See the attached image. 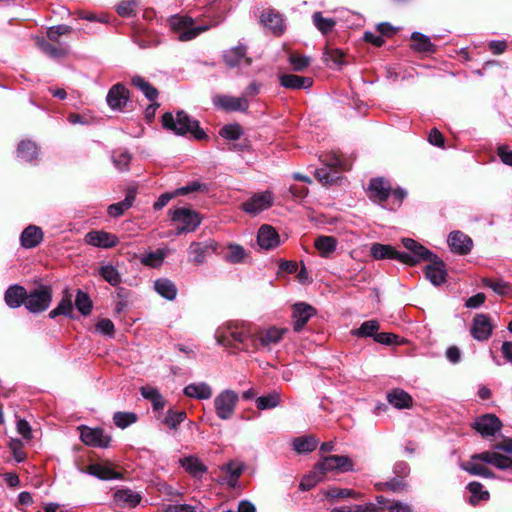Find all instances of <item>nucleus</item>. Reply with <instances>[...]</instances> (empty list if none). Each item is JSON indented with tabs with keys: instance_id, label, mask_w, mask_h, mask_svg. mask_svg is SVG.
Returning <instances> with one entry per match:
<instances>
[{
	"instance_id": "obj_1",
	"label": "nucleus",
	"mask_w": 512,
	"mask_h": 512,
	"mask_svg": "<svg viewBox=\"0 0 512 512\" xmlns=\"http://www.w3.org/2000/svg\"><path fill=\"white\" fill-rule=\"evenodd\" d=\"M480 460L497 469H512V439L504 440L503 443L493 447L490 451H485L472 456L471 461L467 462L462 468L472 475L490 478L493 473L483 464L477 463Z\"/></svg>"
},
{
	"instance_id": "obj_2",
	"label": "nucleus",
	"mask_w": 512,
	"mask_h": 512,
	"mask_svg": "<svg viewBox=\"0 0 512 512\" xmlns=\"http://www.w3.org/2000/svg\"><path fill=\"white\" fill-rule=\"evenodd\" d=\"M253 338L254 335L249 324L244 322L222 325L215 332V339L218 345L243 351L252 349Z\"/></svg>"
},
{
	"instance_id": "obj_3",
	"label": "nucleus",
	"mask_w": 512,
	"mask_h": 512,
	"mask_svg": "<svg viewBox=\"0 0 512 512\" xmlns=\"http://www.w3.org/2000/svg\"><path fill=\"white\" fill-rule=\"evenodd\" d=\"M324 167L315 170V177L323 185H332L339 179V171H347L352 167L353 159L337 151L322 153L319 156Z\"/></svg>"
},
{
	"instance_id": "obj_4",
	"label": "nucleus",
	"mask_w": 512,
	"mask_h": 512,
	"mask_svg": "<svg viewBox=\"0 0 512 512\" xmlns=\"http://www.w3.org/2000/svg\"><path fill=\"white\" fill-rule=\"evenodd\" d=\"M171 30L178 34L180 41H189L197 37L201 32L206 31V26H195L189 16H172L169 19Z\"/></svg>"
},
{
	"instance_id": "obj_5",
	"label": "nucleus",
	"mask_w": 512,
	"mask_h": 512,
	"mask_svg": "<svg viewBox=\"0 0 512 512\" xmlns=\"http://www.w3.org/2000/svg\"><path fill=\"white\" fill-rule=\"evenodd\" d=\"M354 470V463L348 456L331 455L323 457L314 467V473L324 477L328 472H350Z\"/></svg>"
},
{
	"instance_id": "obj_6",
	"label": "nucleus",
	"mask_w": 512,
	"mask_h": 512,
	"mask_svg": "<svg viewBox=\"0 0 512 512\" xmlns=\"http://www.w3.org/2000/svg\"><path fill=\"white\" fill-rule=\"evenodd\" d=\"M238 401V393L231 389H225L217 394L214 398V408L217 417L221 420L232 418Z\"/></svg>"
},
{
	"instance_id": "obj_7",
	"label": "nucleus",
	"mask_w": 512,
	"mask_h": 512,
	"mask_svg": "<svg viewBox=\"0 0 512 512\" xmlns=\"http://www.w3.org/2000/svg\"><path fill=\"white\" fill-rule=\"evenodd\" d=\"M52 301V291L48 286H40L26 293L25 307L31 313L45 311Z\"/></svg>"
},
{
	"instance_id": "obj_8",
	"label": "nucleus",
	"mask_w": 512,
	"mask_h": 512,
	"mask_svg": "<svg viewBox=\"0 0 512 512\" xmlns=\"http://www.w3.org/2000/svg\"><path fill=\"white\" fill-rule=\"evenodd\" d=\"M403 246L409 250L410 253L401 252L400 262L415 265L423 260H433V253L425 248L423 245L411 238L402 239Z\"/></svg>"
},
{
	"instance_id": "obj_9",
	"label": "nucleus",
	"mask_w": 512,
	"mask_h": 512,
	"mask_svg": "<svg viewBox=\"0 0 512 512\" xmlns=\"http://www.w3.org/2000/svg\"><path fill=\"white\" fill-rule=\"evenodd\" d=\"M288 332L285 327L272 326L262 329L258 332L257 336L253 338L252 349L258 350L260 348L270 350L272 346L279 344L284 335Z\"/></svg>"
},
{
	"instance_id": "obj_10",
	"label": "nucleus",
	"mask_w": 512,
	"mask_h": 512,
	"mask_svg": "<svg viewBox=\"0 0 512 512\" xmlns=\"http://www.w3.org/2000/svg\"><path fill=\"white\" fill-rule=\"evenodd\" d=\"M172 221L178 222L177 235L184 232H192L201 224L199 213L188 208H178L171 211Z\"/></svg>"
},
{
	"instance_id": "obj_11",
	"label": "nucleus",
	"mask_w": 512,
	"mask_h": 512,
	"mask_svg": "<svg viewBox=\"0 0 512 512\" xmlns=\"http://www.w3.org/2000/svg\"><path fill=\"white\" fill-rule=\"evenodd\" d=\"M274 203V194L269 191H263L253 194L247 201L241 204L244 212L250 215H257L269 209Z\"/></svg>"
},
{
	"instance_id": "obj_12",
	"label": "nucleus",
	"mask_w": 512,
	"mask_h": 512,
	"mask_svg": "<svg viewBox=\"0 0 512 512\" xmlns=\"http://www.w3.org/2000/svg\"><path fill=\"white\" fill-rule=\"evenodd\" d=\"M259 20L274 36H281L286 30L283 15L274 8L264 9Z\"/></svg>"
},
{
	"instance_id": "obj_13",
	"label": "nucleus",
	"mask_w": 512,
	"mask_h": 512,
	"mask_svg": "<svg viewBox=\"0 0 512 512\" xmlns=\"http://www.w3.org/2000/svg\"><path fill=\"white\" fill-rule=\"evenodd\" d=\"M80 438L88 446L97 448H108L111 436L101 428L80 427Z\"/></svg>"
},
{
	"instance_id": "obj_14",
	"label": "nucleus",
	"mask_w": 512,
	"mask_h": 512,
	"mask_svg": "<svg viewBox=\"0 0 512 512\" xmlns=\"http://www.w3.org/2000/svg\"><path fill=\"white\" fill-rule=\"evenodd\" d=\"M162 128H201L200 122L192 118L186 111L178 110L176 119L171 112H166L161 117Z\"/></svg>"
},
{
	"instance_id": "obj_15",
	"label": "nucleus",
	"mask_w": 512,
	"mask_h": 512,
	"mask_svg": "<svg viewBox=\"0 0 512 512\" xmlns=\"http://www.w3.org/2000/svg\"><path fill=\"white\" fill-rule=\"evenodd\" d=\"M106 102L112 110L123 111L130 102V92L123 83H116L109 89Z\"/></svg>"
},
{
	"instance_id": "obj_16",
	"label": "nucleus",
	"mask_w": 512,
	"mask_h": 512,
	"mask_svg": "<svg viewBox=\"0 0 512 512\" xmlns=\"http://www.w3.org/2000/svg\"><path fill=\"white\" fill-rule=\"evenodd\" d=\"M84 240L86 244L101 249L113 248L119 243L115 234L104 230H92L85 235Z\"/></svg>"
},
{
	"instance_id": "obj_17",
	"label": "nucleus",
	"mask_w": 512,
	"mask_h": 512,
	"mask_svg": "<svg viewBox=\"0 0 512 512\" xmlns=\"http://www.w3.org/2000/svg\"><path fill=\"white\" fill-rule=\"evenodd\" d=\"M367 191L372 201L382 203L386 201L391 194V184L383 177L372 178Z\"/></svg>"
},
{
	"instance_id": "obj_18",
	"label": "nucleus",
	"mask_w": 512,
	"mask_h": 512,
	"mask_svg": "<svg viewBox=\"0 0 512 512\" xmlns=\"http://www.w3.org/2000/svg\"><path fill=\"white\" fill-rule=\"evenodd\" d=\"M217 249V244L212 241L192 242L188 248L189 261L196 265H202L206 262V256Z\"/></svg>"
},
{
	"instance_id": "obj_19",
	"label": "nucleus",
	"mask_w": 512,
	"mask_h": 512,
	"mask_svg": "<svg viewBox=\"0 0 512 512\" xmlns=\"http://www.w3.org/2000/svg\"><path fill=\"white\" fill-rule=\"evenodd\" d=\"M213 103L226 112L245 111L249 107L246 97H234L229 95H217L214 97Z\"/></svg>"
},
{
	"instance_id": "obj_20",
	"label": "nucleus",
	"mask_w": 512,
	"mask_h": 512,
	"mask_svg": "<svg viewBox=\"0 0 512 512\" xmlns=\"http://www.w3.org/2000/svg\"><path fill=\"white\" fill-rule=\"evenodd\" d=\"M316 314V309L304 302L296 303L293 306L292 317L294 320V331L300 332L312 316Z\"/></svg>"
},
{
	"instance_id": "obj_21",
	"label": "nucleus",
	"mask_w": 512,
	"mask_h": 512,
	"mask_svg": "<svg viewBox=\"0 0 512 512\" xmlns=\"http://www.w3.org/2000/svg\"><path fill=\"white\" fill-rule=\"evenodd\" d=\"M474 429L484 437L494 436L501 428L500 420L492 414L482 415L473 425Z\"/></svg>"
},
{
	"instance_id": "obj_22",
	"label": "nucleus",
	"mask_w": 512,
	"mask_h": 512,
	"mask_svg": "<svg viewBox=\"0 0 512 512\" xmlns=\"http://www.w3.org/2000/svg\"><path fill=\"white\" fill-rule=\"evenodd\" d=\"M447 242L451 251L460 255L468 254L473 246L471 238L461 231L451 232Z\"/></svg>"
},
{
	"instance_id": "obj_23",
	"label": "nucleus",
	"mask_w": 512,
	"mask_h": 512,
	"mask_svg": "<svg viewBox=\"0 0 512 512\" xmlns=\"http://www.w3.org/2000/svg\"><path fill=\"white\" fill-rule=\"evenodd\" d=\"M492 333L490 318L485 314H478L473 319L471 334L478 341L487 340Z\"/></svg>"
},
{
	"instance_id": "obj_24",
	"label": "nucleus",
	"mask_w": 512,
	"mask_h": 512,
	"mask_svg": "<svg viewBox=\"0 0 512 512\" xmlns=\"http://www.w3.org/2000/svg\"><path fill=\"white\" fill-rule=\"evenodd\" d=\"M247 47L245 45H238L232 49L224 52L223 58L227 66L230 68L237 67L242 61L245 62L246 66H250L252 59L246 56Z\"/></svg>"
},
{
	"instance_id": "obj_25",
	"label": "nucleus",
	"mask_w": 512,
	"mask_h": 512,
	"mask_svg": "<svg viewBox=\"0 0 512 512\" xmlns=\"http://www.w3.org/2000/svg\"><path fill=\"white\" fill-rule=\"evenodd\" d=\"M220 136L227 142L228 149L243 151L249 142L243 137V130H220Z\"/></svg>"
},
{
	"instance_id": "obj_26",
	"label": "nucleus",
	"mask_w": 512,
	"mask_h": 512,
	"mask_svg": "<svg viewBox=\"0 0 512 512\" xmlns=\"http://www.w3.org/2000/svg\"><path fill=\"white\" fill-rule=\"evenodd\" d=\"M257 241L261 248L269 250L279 245V235L270 225H262L259 228Z\"/></svg>"
},
{
	"instance_id": "obj_27",
	"label": "nucleus",
	"mask_w": 512,
	"mask_h": 512,
	"mask_svg": "<svg viewBox=\"0 0 512 512\" xmlns=\"http://www.w3.org/2000/svg\"><path fill=\"white\" fill-rule=\"evenodd\" d=\"M411 42L410 48L417 53L430 55L437 51V46L431 42L430 38L420 32L411 34Z\"/></svg>"
},
{
	"instance_id": "obj_28",
	"label": "nucleus",
	"mask_w": 512,
	"mask_h": 512,
	"mask_svg": "<svg viewBox=\"0 0 512 512\" xmlns=\"http://www.w3.org/2000/svg\"><path fill=\"white\" fill-rule=\"evenodd\" d=\"M43 232L40 227L35 225L27 226L20 235L21 246L31 249L38 246L43 240Z\"/></svg>"
},
{
	"instance_id": "obj_29",
	"label": "nucleus",
	"mask_w": 512,
	"mask_h": 512,
	"mask_svg": "<svg viewBox=\"0 0 512 512\" xmlns=\"http://www.w3.org/2000/svg\"><path fill=\"white\" fill-rule=\"evenodd\" d=\"M183 393L189 398L208 400L213 395L212 387L206 382L191 383L184 387Z\"/></svg>"
},
{
	"instance_id": "obj_30",
	"label": "nucleus",
	"mask_w": 512,
	"mask_h": 512,
	"mask_svg": "<svg viewBox=\"0 0 512 512\" xmlns=\"http://www.w3.org/2000/svg\"><path fill=\"white\" fill-rule=\"evenodd\" d=\"M279 82L281 86L292 90L307 89L313 84L312 78L295 74H281Z\"/></svg>"
},
{
	"instance_id": "obj_31",
	"label": "nucleus",
	"mask_w": 512,
	"mask_h": 512,
	"mask_svg": "<svg viewBox=\"0 0 512 512\" xmlns=\"http://www.w3.org/2000/svg\"><path fill=\"white\" fill-rule=\"evenodd\" d=\"M426 278L435 286H439L446 280V269L443 261L434 260L425 268Z\"/></svg>"
},
{
	"instance_id": "obj_32",
	"label": "nucleus",
	"mask_w": 512,
	"mask_h": 512,
	"mask_svg": "<svg viewBox=\"0 0 512 512\" xmlns=\"http://www.w3.org/2000/svg\"><path fill=\"white\" fill-rule=\"evenodd\" d=\"M169 254L170 250L168 248H158L155 251H147L143 253L139 260L140 263L144 266L150 268H159Z\"/></svg>"
},
{
	"instance_id": "obj_33",
	"label": "nucleus",
	"mask_w": 512,
	"mask_h": 512,
	"mask_svg": "<svg viewBox=\"0 0 512 512\" xmlns=\"http://www.w3.org/2000/svg\"><path fill=\"white\" fill-rule=\"evenodd\" d=\"M26 289L18 284L11 285L5 292L4 300L8 307L18 308L25 305Z\"/></svg>"
},
{
	"instance_id": "obj_34",
	"label": "nucleus",
	"mask_w": 512,
	"mask_h": 512,
	"mask_svg": "<svg viewBox=\"0 0 512 512\" xmlns=\"http://www.w3.org/2000/svg\"><path fill=\"white\" fill-rule=\"evenodd\" d=\"M371 256L376 260L382 259H395L400 261L401 252L397 251L391 245H385L380 243L372 244L370 248Z\"/></svg>"
},
{
	"instance_id": "obj_35",
	"label": "nucleus",
	"mask_w": 512,
	"mask_h": 512,
	"mask_svg": "<svg viewBox=\"0 0 512 512\" xmlns=\"http://www.w3.org/2000/svg\"><path fill=\"white\" fill-rule=\"evenodd\" d=\"M338 240L333 236L320 235L314 241L315 248L323 258L330 257L336 250Z\"/></svg>"
},
{
	"instance_id": "obj_36",
	"label": "nucleus",
	"mask_w": 512,
	"mask_h": 512,
	"mask_svg": "<svg viewBox=\"0 0 512 512\" xmlns=\"http://www.w3.org/2000/svg\"><path fill=\"white\" fill-rule=\"evenodd\" d=\"M179 464L193 477L200 478L207 471V467L195 456H186L179 459Z\"/></svg>"
},
{
	"instance_id": "obj_37",
	"label": "nucleus",
	"mask_w": 512,
	"mask_h": 512,
	"mask_svg": "<svg viewBox=\"0 0 512 512\" xmlns=\"http://www.w3.org/2000/svg\"><path fill=\"white\" fill-rule=\"evenodd\" d=\"M155 291L163 298L172 301L177 296V287L173 281L168 278H159L154 281Z\"/></svg>"
},
{
	"instance_id": "obj_38",
	"label": "nucleus",
	"mask_w": 512,
	"mask_h": 512,
	"mask_svg": "<svg viewBox=\"0 0 512 512\" xmlns=\"http://www.w3.org/2000/svg\"><path fill=\"white\" fill-rule=\"evenodd\" d=\"M114 500L121 506L135 507L141 501V495L131 489H120L114 493Z\"/></svg>"
},
{
	"instance_id": "obj_39",
	"label": "nucleus",
	"mask_w": 512,
	"mask_h": 512,
	"mask_svg": "<svg viewBox=\"0 0 512 512\" xmlns=\"http://www.w3.org/2000/svg\"><path fill=\"white\" fill-rule=\"evenodd\" d=\"M135 201V191L133 189L129 190L125 196V198L118 202L108 206L107 212L111 217H119L123 215V213L132 207Z\"/></svg>"
},
{
	"instance_id": "obj_40",
	"label": "nucleus",
	"mask_w": 512,
	"mask_h": 512,
	"mask_svg": "<svg viewBox=\"0 0 512 512\" xmlns=\"http://www.w3.org/2000/svg\"><path fill=\"white\" fill-rule=\"evenodd\" d=\"M388 402L397 409L409 408L412 405L411 396L402 389H394L387 395Z\"/></svg>"
},
{
	"instance_id": "obj_41",
	"label": "nucleus",
	"mask_w": 512,
	"mask_h": 512,
	"mask_svg": "<svg viewBox=\"0 0 512 512\" xmlns=\"http://www.w3.org/2000/svg\"><path fill=\"white\" fill-rule=\"evenodd\" d=\"M131 84L137 89L141 90L149 101L154 102L157 100L159 95L158 89L146 81L143 77L135 75L131 79Z\"/></svg>"
},
{
	"instance_id": "obj_42",
	"label": "nucleus",
	"mask_w": 512,
	"mask_h": 512,
	"mask_svg": "<svg viewBox=\"0 0 512 512\" xmlns=\"http://www.w3.org/2000/svg\"><path fill=\"white\" fill-rule=\"evenodd\" d=\"M37 45L40 50L53 59H62L68 55V49L62 46L54 45L44 38L38 39Z\"/></svg>"
},
{
	"instance_id": "obj_43",
	"label": "nucleus",
	"mask_w": 512,
	"mask_h": 512,
	"mask_svg": "<svg viewBox=\"0 0 512 512\" xmlns=\"http://www.w3.org/2000/svg\"><path fill=\"white\" fill-rule=\"evenodd\" d=\"M317 445L318 440L312 435L297 437L292 441L293 449L299 454L312 452Z\"/></svg>"
},
{
	"instance_id": "obj_44",
	"label": "nucleus",
	"mask_w": 512,
	"mask_h": 512,
	"mask_svg": "<svg viewBox=\"0 0 512 512\" xmlns=\"http://www.w3.org/2000/svg\"><path fill=\"white\" fill-rule=\"evenodd\" d=\"M17 156L26 162H32L38 156V147L29 140L21 141L17 148Z\"/></svg>"
},
{
	"instance_id": "obj_45",
	"label": "nucleus",
	"mask_w": 512,
	"mask_h": 512,
	"mask_svg": "<svg viewBox=\"0 0 512 512\" xmlns=\"http://www.w3.org/2000/svg\"><path fill=\"white\" fill-rule=\"evenodd\" d=\"M377 502L383 505L384 510L388 512H413L412 506L403 501L389 500L384 496H377Z\"/></svg>"
},
{
	"instance_id": "obj_46",
	"label": "nucleus",
	"mask_w": 512,
	"mask_h": 512,
	"mask_svg": "<svg viewBox=\"0 0 512 512\" xmlns=\"http://www.w3.org/2000/svg\"><path fill=\"white\" fill-rule=\"evenodd\" d=\"M141 395L149 400L155 410H161L165 406V400L158 389L150 386L141 387Z\"/></svg>"
},
{
	"instance_id": "obj_47",
	"label": "nucleus",
	"mask_w": 512,
	"mask_h": 512,
	"mask_svg": "<svg viewBox=\"0 0 512 512\" xmlns=\"http://www.w3.org/2000/svg\"><path fill=\"white\" fill-rule=\"evenodd\" d=\"M345 53L343 50L339 48H332L330 46H326L323 53V61L329 65L331 62L336 66L346 65L347 62L344 60Z\"/></svg>"
},
{
	"instance_id": "obj_48",
	"label": "nucleus",
	"mask_w": 512,
	"mask_h": 512,
	"mask_svg": "<svg viewBox=\"0 0 512 512\" xmlns=\"http://www.w3.org/2000/svg\"><path fill=\"white\" fill-rule=\"evenodd\" d=\"M88 473L100 480H112L117 478V473L110 467L102 464H91L88 466Z\"/></svg>"
},
{
	"instance_id": "obj_49",
	"label": "nucleus",
	"mask_w": 512,
	"mask_h": 512,
	"mask_svg": "<svg viewBox=\"0 0 512 512\" xmlns=\"http://www.w3.org/2000/svg\"><path fill=\"white\" fill-rule=\"evenodd\" d=\"M281 395L277 391H273L267 395H262L256 399V406L260 410L273 409L280 404Z\"/></svg>"
},
{
	"instance_id": "obj_50",
	"label": "nucleus",
	"mask_w": 512,
	"mask_h": 512,
	"mask_svg": "<svg viewBox=\"0 0 512 512\" xmlns=\"http://www.w3.org/2000/svg\"><path fill=\"white\" fill-rule=\"evenodd\" d=\"M100 276L112 286H117L121 283L122 277L117 268L111 264H106L99 269Z\"/></svg>"
},
{
	"instance_id": "obj_51",
	"label": "nucleus",
	"mask_w": 512,
	"mask_h": 512,
	"mask_svg": "<svg viewBox=\"0 0 512 512\" xmlns=\"http://www.w3.org/2000/svg\"><path fill=\"white\" fill-rule=\"evenodd\" d=\"M112 161L118 171L124 172L129 169L131 155L125 150H115L112 153Z\"/></svg>"
},
{
	"instance_id": "obj_52",
	"label": "nucleus",
	"mask_w": 512,
	"mask_h": 512,
	"mask_svg": "<svg viewBox=\"0 0 512 512\" xmlns=\"http://www.w3.org/2000/svg\"><path fill=\"white\" fill-rule=\"evenodd\" d=\"M468 490L471 493L469 502L472 505L477 504L481 500H487L489 498V493L487 490H484L483 485L479 482H471L468 484Z\"/></svg>"
},
{
	"instance_id": "obj_53",
	"label": "nucleus",
	"mask_w": 512,
	"mask_h": 512,
	"mask_svg": "<svg viewBox=\"0 0 512 512\" xmlns=\"http://www.w3.org/2000/svg\"><path fill=\"white\" fill-rule=\"evenodd\" d=\"M221 469L228 476V484L231 486H235L238 478L242 473L243 466L238 462H229L225 464Z\"/></svg>"
},
{
	"instance_id": "obj_54",
	"label": "nucleus",
	"mask_w": 512,
	"mask_h": 512,
	"mask_svg": "<svg viewBox=\"0 0 512 512\" xmlns=\"http://www.w3.org/2000/svg\"><path fill=\"white\" fill-rule=\"evenodd\" d=\"M483 283L486 287L492 289L495 293L499 295H508L512 292L511 286L500 279H483Z\"/></svg>"
},
{
	"instance_id": "obj_55",
	"label": "nucleus",
	"mask_w": 512,
	"mask_h": 512,
	"mask_svg": "<svg viewBox=\"0 0 512 512\" xmlns=\"http://www.w3.org/2000/svg\"><path fill=\"white\" fill-rule=\"evenodd\" d=\"M313 22L322 34L329 33L336 25V21L334 19L324 18L321 12H315L313 14Z\"/></svg>"
},
{
	"instance_id": "obj_56",
	"label": "nucleus",
	"mask_w": 512,
	"mask_h": 512,
	"mask_svg": "<svg viewBox=\"0 0 512 512\" xmlns=\"http://www.w3.org/2000/svg\"><path fill=\"white\" fill-rule=\"evenodd\" d=\"M325 496H326V498H329V499H336V498H355V499H357V498H360V493H358L352 489L331 487L326 490Z\"/></svg>"
},
{
	"instance_id": "obj_57",
	"label": "nucleus",
	"mask_w": 512,
	"mask_h": 512,
	"mask_svg": "<svg viewBox=\"0 0 512 512\" xmlns=\"http://www.w3.org/2000/svg\"><path fill=\"white\" fill-rule=\"evenodd\" d=\"M113 421L117 427L125 429L137 421V415L133 412H116Z\"/></svg>"
},
{
	"instance_id": "obj_58",
	"label": "nucleus",
	"mask_w": 512,
	"mask_h": 512,
	"mask_svg": "<svg viewBox=\"0 0 512 512\" xmlns=\"http://www.w3.org/2000/svg\"><path fill=\"white\" fill-rule=\"evenodd\" d=\"M75 306L82 315H89L92 310V302L88 294L81 290H78L75 300Z\"/></svg>"
},
{
	"instance_id": "obj_59",
	"label": "nucleus",
	"mask_w": 512,
	"mask_h": 512,
	"mask_svg": "<svg viewBox=\"0 0 512 512\" xmlns=\"http://www.w3.org/2000/svg\"><path fill=\"white\" fill-rule=\"evenodd\" d=\"M174 135L177 137H182L187 140L194 141H207L209 139L208 134L205 130H172Z\"/></svg>"
},
{
	"instance_id": "obj_60",
	"label": "nucleus",
	"mask_w": 512,
	"mask_h": 512,
	"mask_svg": "<svg viewBox=\"0 0 512 512\" xmlns=\"http://www.w3.org/2000/svg\"><path fill=\"white\" fill-rule=\"evenodd\" d=\"M378 330L379 323L376 320H368L361 324V326L356 330L355 334L359 337H375Z\"/></svg>"
},
{
	"instance_id": "obj_61",
	"label": "nucleus",
	"mask_w": 512,
	"mask_h": 512,
	"mask_svg": "<svg viewBox=\"0 0 512 512\" xmlns=\"http://www.w3.org/2000/svg\"><path fill=\"white\" fill-rule=\"evenodd\" d=\"M136 7V0H123L118 4L116 11L121 17H131L136 14Z\"/></svg>"
},
{
	"instance_id": "obj_62",
	"label": "nucleus",
	"mask_w": 512,
	"mask_h": 512,
	"mask_svg": "<svg viewBox=\"0 0 512 512\" xmlns=\"http://www.w3.org/2000/svg\"><path fill=\"white\" fill-rule=\"evenodd\" d=\"M245 257V250L242 246L237 244H230L228 246V253L226 255V260L230 263H239L243 261Z\"/></svg>"
},
{
	"instance_id": "obj_63",
	"label": "nucleus",
	"mask_w": 512,
	"mask_h": 512,
	"mask_svg": "<svg viewBox=\"0 0 512 512\" xmlns=\"http://www.w3.org/2000/svg\"><path fill=\"white\" fill-rule=\"evenodd\" d=\"M72 32V27L68 25H57L52 26L47 30V37L52 42H58L59 37L62 35H68Z\"/></svg>"
},
{
	"instance_id": "obj_64",
	"label": "nucleus",
	"mask_w": 512,
	"mask_h": 512,
	"mask_svg": "<svg viewBox=\"0 0 512 512\" xmlns=\"http://www.w3.org/2000/svg\"><path fill=\"white\" fill-rule=\"evenodd\" d=\"M186 418V413L183 411L180 412H174V411H168L166 417L164 418V423L170 428V429H177V427L184 421Z\"/></svg>"
}]
</instances>
